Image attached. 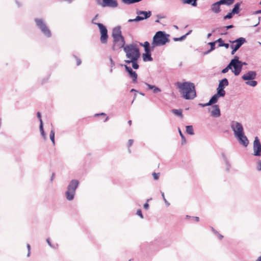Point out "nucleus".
I'll return each instance as SVG.
<instances>
[{"label":"nucleus","mask_w":261,"mask_h":261,"mask_svg":"<svg viewBox=\"0 0 261 261\" xmlns=\"http://www.w3.org/2000/svg\"><path fill=\"white\" fill-rule=\"evenodd\" d=\"M126 54V58L125 62L127 63H132L133 67L137 69L139 68V65L137 61L140 58V53L138 46L135 44H130L125 45L123 49Z\"/></svg>","instance_id":"nucleus-1"},{"label":"nucleus","mask_w":261,"mask_h":261,"mask_svg":"<svg viewBox=\"0 0 261 261\" xmlns=\"http://www.w3.org/2000/svg\"><path fill=\"white\" fill-rule=\"evenodd\" d=\"M176 86L179 89L180 93L186 99H193L196 97V91L193 83L190 82H177Z\"/></svg>","instance_id":"nucleus-2"},{"label":"nucleus","mask_w":261,"mask_h":261,"mask_svg":"<svg viewBox=\"0 0 261 261\" xmlns=\"http://www.w3.org/2000/svg\"><path fill=\"white\" fill-rule=\"evenodd\" d=\"M112 36L113 39L112 49L118 50L125 47V41L124 38L122 35L121 28L120 27L115 28L113 30Z\"/></svg>","instance_id":"nucleus-3"},{"label":"nucleus","mask_w":261,"mask_h":261,"mask_svg":"<svg viewBox=\"0 0 261 261\" xmlns=\"http://www.w3.org/2000/svg\"><path fill=\"white\" fill-rule=\"evenodd\" d=\"M231 128L234 132L236 137L238 139L239 142L244 146H247L249 141L245 136L243 132V127L242 124L236 122L231 125Z\"/></svg>","instance_id":"nucleus-4"},{"label":"nucleus","mask_w":261,"mask_h":261,"mask_svg":"<svg viewBox=\"0 0 261 261\" xmlns=\"http://www.w3.org/2000/svg\"><path fill=\"white\" fill-rule=\"evenodd\" d=\"M169 35H166L164 32L159 31L156 33L153 37V40L151 46L152 49H153L156 46L165 45L169 42Z\"/></svg>","instance_id":"nucleus-5"},{"label":"nucleus","mask_w":261,"mask_h":261,"mask_svg":"<svg viewBox=\"0 0 261 261\" xmlns=\"http://www.w3.org/2000/svg\"><path fill=\"white\" fill-rule=\"evenodd\" d=\"M79 185V181L76 180H72L68 186V190L66 192V198L68 200H71L73 199L75 190Z\"/></svg>","instance_id":"nucleus-6"},{"label":"nucleus","mask_w":261,"mask_h":261,"mask_svg":"<svg viewBox=\"0 0 261 261\" xmlns=\"http://www.w3.org/2000/svg\"><path fill=\"white\" fill-rule=\"evenodd\" d=\"M97 15H96L95 17L93 19L92 22L94 24H96L99 29L100 33V41L102 43H106L108 41V30L107 28L100 23H96L94 22V21L95 19H96Z\"/></svg>","instance_id":"nucleus-7"},{"label":"nucleus","mask_w":261,"mask_h":261,"mask_svg":"<svg viewBox=\"0 0 261 261\" xmlns=\"http://www.w3.org/2000/svg\"><path fill=\"white\" fill-rule=\"evenodd\" d=\"M229 65L231 69H232V67L234 68V70H232V71L236 75H238L241 71L243 64L242 62L239 60L238 57L235 56L234 59L230 61Z\"/></svg>","instance_id":"nucleus-8"},{"label":"nucleus","mask_w":261,"mask_h":261,"mask_svg":"<svg viewBox=\"0 0 261 261\" xmlns=\"http://www.w3.org/2000/svg\"><path fill=\"white\" fill-rule=\"evenodd\" d=\"M140 45L144 48L145 53L143 54L142 57L144 61H152V58L151 57V51L152 50L151 46L148 41L144 43H140Z\"/></svg>","instance_id":"nucleus-9"},{"label":"nucleus","mask_w":261,"mask_h":261,"mask_svg":"<svg viewBox=\"0 0 261 261\" xmlns=\"http://www.w3.org/2000/svg\"><path fill=\"white\" fill-rule=\"evenodd\" d=\"M35 22L39 28V29L45 35H46L47 37H50L51 36L50 30L48 29L42 19H35Z\"/></svg>","instance_id":"nucleus-10"},{"label":"nucleus","mask_w":261,"mask_h":261,"mask_svg":"<svg viewBox=\"0 0 261 261\" xmlns=\"http://www.w3.org/2000/svg\"><path fill=\"white\" fill-rule=\"evenodd\" d=\"M137 13L138 15L136 17V18L133 19H129L128 22L138 21L140 20H142L145 19L149 18L151 16L150 11H140L139 12H137Z\"/></svg>","instance_id":"nucleus-11"},{"label":"nucleus","mask_w":261,"mask_h":261,"mask_svg":"<svg viewBox=\"0 0 261 261\" xmlns=\"http://www.w3.org/2000/svg\"><path fill=\"white\" fill-rule=\"evenodd\" d=\"M228 85V80L226 79L222 80L219 84L218 87L217 88V91L218 94L221 96H224L225 95V91L224 90V87Z\"/></svg>","instance_id":"nucleus-12"},{"label":"nucleus","mask_w":261,"mask_h":261,"mask_svg":"<svg viewBox=\"0 0 261 261\" xmlns=\"http://www.w3.org/2000/svg\"><path fill=\"white\" fill-rule=\"evenodd\" d=\"M253 150L255 155H261V144L257 137H255L253 142Z\"/></svg>","instance_id":"nucleus-13"},{"label":"nucleus","mask_w":261,"mask_h":261,"mask_svg":"<svg viewBox=\"0 0 261 261\" xmlns=\"http://www.w3.org/2000/svg\"><path fill=\"white\" fill-rule=\"evenodd\" d=\"M101 6L102 7H110L115 8L117 7L118 3L116 0H102Z\"/></svg>","instance_id":"nucleus-14"},{"label":"nucleus","mask_w":261,"mask_h":261,"mask_svg":"<svg viewBox=\"0 0 261 261\" xmlns=\"http://www.w3.org/2000/svg\"><path fill=\"white\" fill-rule=\"evenodd\" d=\"M125 68L126 70L128 72L129 77L132 79L133 82L134 83H136L138 77L137 73L135 71H133L130 67H129L126 65H125Z\"/></svg>","instance_id":"nucleus-15"},{"label":"nucleus","mask_w":261,"mask_h":261,"mask_svg":"<svg viewBox=\"0 0 261 261\" xmlns=\"http://www.w3.org/2000/svg\"><path fill=\"white\" fill-rule=\"evenodd\" d=\"M256 76V73L255 71H249L242 76V79L244 81H250L255 79Z\"/></svg>","instance_id":"nucleus-16"},{"label":"nucleus","mask_w":261,"mask_h":261,"mask_svg":"<svg viewBox=\"0 0 261 261\" xmlns=\"http://www.w3.org/2000/svg\"><path fill=\"white\" fill-rule=\"evenodd\" d=\"M245 41V38L241 37L232 41V43H236L233 47L236 48V49H238Z\"/></svg>","instance_id":"nucleus-17"},{"label":"nucleus","mask_w":261,"mask_h":261,"mask_svg":"<svg viewBox=\"0 0 261 261\" xmlns=\"http://www.w3.org/2000/svg\"><path fill=\"white\" fill-rule=\"evenodd\" d=\"M219 96H220L218 94V93H217V94H215L211 98V99H210V100L208 102L204 103V104H202L201 106L202 107H206V106H210L212 104L216 103L218 100V98Z\"/></svg>","instance_id":"nucleus-18"},{"label":"nucleus","mask_w":261,"mask_h":261,"mask_svg":"<svg viewBox=\"0 0 261 261\" xmlns=\"http://www.w3.org/2000/svg\"><path fill=\"white\" fill-rule=\"evenodd\" d=\"M211 114L213 116L217 117L220 115V111L218 105H214L213 106V110L211 112Z\"/></svg>","instance_id":"nucleus-19"},{"label":"nucleus","mask_w":261,"mask_h":261,"mask_svg":"<svg viewBox=\"0 0 261 261\" xmlns=\"http://www.w3.org/2000/svg\"><path fill=\"white\" fill-rule=\"evenodd\" d=\"M221 5V4L219 3V1L213 4L211 6V10L215 13H219L221 11L220 7Z\"/></svg>","instance_id":"nucleus-20"},{"label":"nucleus","mask_w":261,"mask_h":261,"mask_svg":"<svg viewBox=\"0 0 261 261\" xmlns=\"http://www.w3.org/2000/svg\"><path fill=\"white\" fill-rule=\"evenodd\" d=\"M145 84L147 86L148 89L149 90H153V92L154 93L160 92L161 91V90L159 88L156 87L154 86L151 85L147 83H146Z\"/></svg>","instance_id":"nucleus-21"},{"label":"nucleus","mask_w":261,"mask_h":261,"mask_svg":"<svg viewBox=\"0 0 261 261\" xmlns=\"http://www.w3.org/2000/svg\"><path fill=\"white\" fill-rule=\"evenodd\" d=\"M241 6V3H237L235 4L234 8L232 10L231 12L232 13H233L234 14H237L240 12V7Z\"/></svg>","instance_id":"nucleus-22"},{"label":"nucleus","mask_w":261,"mask_h":261,"mask_svg":"<svg viewBox=\"0 0 261 261\" xmlns=\"http://www.w3.org/2000/svg\"><path fill=\"white\" fill-rule=\"evenodd\" d=\"M234 2V0H220L219 3L221 5H230Z\"/></svg>","instance_id":"nucleus-23"},{"label":"nucleus","mask_w":261,"mask_h":261,"mask_svg":"<svg viewBox=\"0 0 261 261\" xmlns=\"http://www.w3.org/2000/svg\"><path fill=\"white\" fill-rule=\"evenodd\" d=\"M186 132L191 135H194V130L192 125H188L186 126Z\"/></svg>","instance_id":"nucleus-24"},{"label":"nucleus","mask_w":261,"mask_h":261,"mask_svg":"<svg viewBox=\"0 0 261 261\" xmlns=\"http://www.w3.org/2000/svg\"><path fill=\"white\" fill-rule=\"evenodd\" d=\"M184 3L191 4L193 6H196V0H183Z\"/></svg>","instance_id":"nucleus-25"},{"label":"nucleus","mask_w":261,"mask_h":261,"mask_svg":"<svg viewBox=\"0 0 261 261\" xmlns=\"http://www.w3.org/2000/svg\"><path fill=\"white\" fill-rule=\"evenodd\" d=\"M50 139L53 144V145H55V132L53 129L51 130L50 135H49Z\"/></svg>","instance_id":"nucleus-26"},{"label":"nucleus","mask_w":261,"mask_h":261,"mask_svg":"<svg viewBox=\"0 0 261 261\" xmlns=\"http://www.w3.org/2000/svg\"><path fill=\"white\" fill-rule=\"evenodd\" d=\"M172 112L174 114L177 116H179L182 117V111L181 110H176V109H173L172 110Z\"/></svg>","instance_id":"nucleus-27"},{"label":"nucleus","mask_w":261,"mask_h":261,"mask_svg":"<svg viewBox=\"0 0 261 261\" xmlns=\"http://www.w3.org/2000/svg\"><path fill=\"white\" fill-rule=\"evenodd\" d=\"M246 84L252 87H254L257 85V82L251 80V81H248L246 82Z\"/></svg>","instance_id":"nucleus-28"},{"label":"nucleus","mask_w":261,"mask_h":261,"mask_svg":"<svg viewBox=\"0 0 261 261\" xmlns=\"http://www.w3.org/2000/svg\"><path fill=\"white\" fill-rule=\"evenodd\" d=\"M191 31H189L188 33H187L185 35H183L181 37H179V38H173L174 41H181V40H183L185 38L186 36H187L188 35H189L191 33Z\"/></svg>","instance_id":"nucleus-29"},{"label":"nucleus","mask_w":261,"mask_h":261,"mask_svg":"<svg viewBox=\"0 0 261 261\" xmlns=\"http://www.w3.org/2000/svg\"><path fill=\"white\" fill-rule=\"evenodd\" d=\"M40 130L41 132V134L43 137L45 138V133L44 131L43 130V122L42 120H40Z\"/></svg>","instance_id":"nucleus-30"},{"label":"nucleus","mask_w":261,"mask_h":261,"mask_svg":"<svg viewBox=\"0 0 261 261\" xmlns=\"http://www.w3.org/2000/svg\"><path fill=\"white\" fill-rule=\"evenodd\" d=\"M234 15L232 13V12L228 13L224 17V19H230L232 17L233 15Z\"/></svg>","instance_id":"nucleus-31"},{"label":"nucleus","mask_w":261,"mask_h":261,"mask_svg":"<svg viewBox=\"0 0 261 261\" xmlns=\"http://www.w3.org/2000/svg\"><path fill=\"white\" fill-rule=\"evenodd\" d=\"M216 43V42L215 41V42H210L208 43L211 46L210 50H213L215 49V45Z\"/></svg>","instance_id":"nucleus-32"},{"label":"nucleus","mask_w":261,"mask_h":261,"mask_svg":"<svg viewBox=\"0 0 261 261\" xmlns=\"http://www.w3.org/2000/svg\"><path fill=\"white\" fill-rule=\"evenodd\" d=\"M153 177V178L155 179V180H157L159 179V175H160V173H156L155 172H153L152 174Z\"/></svg>","instance_id":"nucleus-33"},{"label":"nucleus","mask_w":261,"mask_h":261,"mask_svg":"<svg viewBox=\"0 0 261 261\" xmlns=\"http://www.w3.org/2000/svg\"><path fill=\"white\" fill-rule=\"evenodd\" d=\"M229 69H230V67L228 65L226 68H225L224 69H223L222 70V72L223 73H226L228 71Z\"/></svg>","instance_id":"nucleus-34"},{"label":"nucleus","mask_w":261,"mask_h":261,"mask_svg":"<svg viewBox=\"0 0 261 261\" xmlns=\"http://www.w3.org/2000/svg\"><path fill=\"white\" fill-rule=\"evenodd\" d=\"M219 47H222V46H224L226 48H228L229 46V44L228 43H224V44H219Z\"/></svg>","instance_id":"nucleus-35"},{"label":"nucleus","mask_w":261,"mask_h":261,"mask_svg":"<svg viewBox=\"0 0 261 261\" xmlns=\"http://www.w3.org/2000/svg\"><path fill=\"white\" fill-rule=\"evenodd\" d=\"M27 246V248L28 250L27 256L29 257V256H30V253H31V246L30 244H28Z\"/></svg>","instance_id":"nucleus-36"},{"label":"nucleus","mask_w":261,"mask_h":261,"mask_svg":"<svg viewBox=\"0 0 261 261\" xmlns=\"http://www.w3.org/2000/svg\"><path fill=\"white\" fill-rule=\"evenodd\" d=\"M137 214L141 218H143V215L142 214V211L141 210H138L137 211Z\"/></svg>","instance_id":"nucleus-37"},{"label":"nucleus","mask_w":261,"mask_h":261,"mask_svg":"<svg viewBox=\"0 0 261 261\" xmlns=\"http://www.w3.org/2000/svg\"><path fill=\"white\" fill-rule=\"evenodd\" d=\"M149 200V199H147L146 202L144 204V208L145 210H148V208L149 207V204L148 203Z\"/></svg>","instance_id":"nucleus-38"},{"label":"nucleus","mask_w":261,"mask_h":261,"mask_svg":"<svg viewBox=\"0 0 261 261\" xmlns=\"http://www.w3.org/2000/svg\"><path fill=\"white\" fill-rule=\"evenodd\" d=\"M134 140L132 139H129L128 141V147L129 148L133 144Z\"/></svg>","instance_id":"nucleus-39"},{"label":"nucleus","mask_w":261,"mask_h":261,"mask_svg":"<svg viewBox=\"0 0 261 261\" xmlns=\"http://www.w3.org/2000/svg\"><path fill=\"white\" fill-rule=\"evenodd\" d=\"M231 48H232V50L231 51V55H233L234 54V53H236V51L238 50V49H236V48L233 47V45H231Z\"/></svg>","instance_id":"nucleus-40"},{"label":"nucleus","mask_w":261,"mask_h":261,"mask_svg":"<svg viewBox=\"0 0 261 261\" xmlns=\"http://www.w3.org/2000/svg\"><path fill=\"white\" fill-rule=\"evenodd\" d=\"M216 42H219V44H224V41L221 38H219L216 41Z\"/></svg>","instance_id":"nucleus-41"},{"label":"nucleus","mask_w":261,"mask_h":261,"mask_svg":"<svg viewBox=\"0 0 261 261\" xmlns=\"http://www.w3.org/2000/svg\"><path fill=\"white\" fill-rule=\"evenodd\" d=\"M106 116V114L103 113H102L101 114H95V116Z\"/></svg>","instance_id":"nucleus-42"},{"label":"nucleus","mask_w":261,"mask_h":261,"mask_svg":"<svg viewBox=\"0 0 261 261\" xmlns=\"http://www.w3.org/2000/svg\"><path fill=\"white\" fill-rule=\"evenodd\" d=\"M37 115L38 118L39 119L40 121V120H42L41 118V114L40 112H38L37 114Z\"/></svg>","instance_id":"nucleus-43"},{"label":"nucleus","mask_w":261,"mask_h":261,"mask_svg":"<svg viewBox=\"0 0 261 261\" xmlns=\"http://www.w3.org/2000/svg\"><path fill=\"white\" fill-rule=\"evenodd\" d=\"M225 28H226V30H228L229 29H231V28H233V25H227V26L225 27Z\"/></svg>","instance_id":"nucleus-44"},{"label":"nucleus","mask_w":261,"mask_h":261,"mask_svg":"<svg viewBox=\"0 0 261 261\" xmlns=\"http://www.w3.org/2000/svg\"><path fill=\"white\" fill-rule=\"evenodd\" d=\"M179 134L181 136V137L183 139H185V137L184 136V135H182V133L181 132L180 130L179 129Z\"/></svg>","instance_id":"nucleus-45"},{"label":"nucleus","mask_w":261,"mask_h":261,"mask_svg":"<svg viewBox=\"0 0 261 261\" xmlns=\"http://www.w3.org/2000/svg\"><path fill=\"white\" fill-rule=\"evenodd\" d=\"M218 238L220 240H221L223 238V236L219 233H218Z\"/></svg>","instance_id":"nucleus-46"},{"label":"nucleus","mask_w":261,"mask_h":261,"mask_svg":"<svg viewBox=\"0 0 261 261\" xmlns=\"http://www.w3.org/2000/svg\"><path fill=\"white\" fill-rule=\"evenodd\" d=\"M194 220L196 222H198L199 221V218L198 217H194Z\"/></svg>","instance_id":"nucleus-47"},{"label":"nucleus","mask_w":261,"mask_h":261,"mask_svg":"<svg viewBox=\"0 0 261 261\" xmlns=\"http://www.w3.org/2000/svg\"><path fill=\"white\" fill-rule=\"evenodd\" d=\"M81 63V61L79 59H77V65H80Z\"/></svg>","instance_id":"nucleus-48"},{"label":"nucleus","mask_w":261,"mask_h":261,"mask_svg":"<svg viewBox=\"0 0 261 261\" xmlns=\"http://www.w3.org/2000/svg\"><path fill=\"white\" fill-rule=\"evenodd\" d=\"M162 196H163V198H164V199L165 202L166 203H167L168 205H169V203H167V202L166 200L165 199L164 194H162Z\"/></svg>","instance_id":"nucleus-49"},{"label":"nucleus","mask_w":261,"mask_h":261,"mask_svg":"<svg viewBox=\"0 0 261 261\" xmlns=\"http://www.w3.org/2000/svg\"><path fill=\"white\" fill-rule=\"evenodd\" d=\"M255 13V14H259V13H261V10H258V11H256Z\"/></svg>","instance_id":"nucleus-50"},{"label":"nucleus","mask_w":261,"mask_h":261,"mask_svg":"<svg viewBox=\"0 0 261 261\" xmlns=\"http://www.w3.org/2000/svg\"><path fill=\"white\" fill-rule=\"evenodd\" d=\"M256 261H261V256L258 257Z\"/></svg>","instance_id":"nucleus-51"},{"label":"nucleus","mask_w":261,"mask_h":261,"mask_svg":"<svg viewBox=\"0 0 261 261\" xmlns=\"http://www.w3.org/2000/svg\"><path fill=\"white\" fill-rule=\"evenodd\" d=\"M132 121H131V120H129V121H128V124H129V126H130V125H132Z\"/></svg>","instance_id":"nucleus-52"},{"label":"nucleus","mask_w":261,"mask_h":261,"mask_svg":"<svg viewBox=\"0 0 261 261\" xmlns=\"http://www.w3.org/2000/svg\"><path fill=\"white\" fill-rule=\"evenodd\" d=\"M108 119H109V117H106L105 119V121H107L108 120Z\"/></svg>","instance_id":"nucleus-53"},{"label":"nucleus","mask_w":261,"mask_h":261,"mask_svg":"<svg viewBox=\"0 0 261 261\" xmlns=\"http://www.w3.org/2000/svg\"><path fill=\"white\" fill-rule=\"evenodd\" d=\"M47 242L48 243V244L50 245V242L48 240H47Z\"/></svg>","instance_id":"nucleus-54"},{"label":"nucleus","mask_w":261,"mask_h":261,"mask_svg":"<svg viewBox=\"0 0 261 261\" xmlns=\"http://www.w3.org/2000/svg\"><path fill=\"white\" fill-rule=\"evenodd\" d=\"M155 22H159V20H156L155 21Z\"/></svg>","instance_id":"nucleus-55"},{"label":"nucleus","mask_w":261,"mask_h":261,"mask_svg":"<svg viewBox=\"0 0 261 261\" xmlns=\"http://www.w3.org/2000/svg\"><path fill=\"white\" fill-rule=\"evenodd\" d=\"M211 35V34H208V36H210Z\"/></svg>","instance_id":"nucleus-56"},{"label":"nucleus","mask_w":261,"mask_h":261,"mask_svg":"<svg viewBox=\"0 0 261 261\" xmlns=\"http://www.w3.org/2000/svg\"><path fill=\"white\" fill-rule=\"evenodd\" d=\"M259 4H261V1L260 2Z\"/></svg>","instance_id":"nucleus-57"}]
</instances>
